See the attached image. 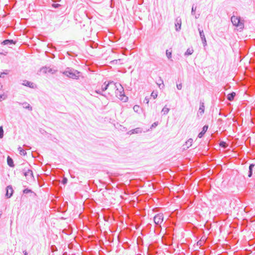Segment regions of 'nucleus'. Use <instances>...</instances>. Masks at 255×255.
<instances>
[{"mask_svg": "<svg viewBox=\"0 0 255 255\" xmlns=\"http://www.w3.org/2000/svg\"><path fill=\"white\" fill-rule=\"evenodd\" d=\"M63 73L68 77L73 79H78L80 75V72L70 68H67Z\"/></svg>", "mask_w": 255, "mask_h": 255, "instance_id": "obj_1", "label": "nucleus"}, {"mask_svg": "<svg viewBox=\"0 0 255 255\" xmlns=\"http://www.w3.org/2000/svg\"><path fill=\"white\" fill-rule=\"evenodd\" d=\"M116 96L120 100L126 102L128 98L125 95L124 90L120 84H118V86L114 93Z\"/></svg>", "mask_w": 255, "mask_h": 255, "instance_id": "obj_2", "label": "nucleus"}, {"mask_svg": "<svg viewBox=\"0 0 255 255\" xmlns=\"http://www.w3.org/2000/svg\"><path fill=\"white\" fill-rule=\"evenodd\" d=\"M231 21L233 24L237 27H239L240 29H243L244 27V24L243 21L240 19V17L232 16L231 17Z\"/></svg>", "mask_w": 255, "mask_h": 255, "instance_id": "obj_3", "label": "nucleus"}, {"mask_svg": "<svg viewBox=\"0 0 255 255\" xmlns=\"http://www.w3.org/2000/svg\"><path fill=\"white\" fill-rule=\"evenodd\" d=\"M107 86L108 87V90L109 91V94L112 96L115 93L118 86V84L114 81H110L108 82Z\"/></svg>", "mask_w": 255, "mask_h": 255, "instance_id": "obj_4", "label": "nucleus"}, {"mask_svg": "<svg viewBox=\"0 0 255 255\" xmlns=\"http://www.w3.org/2000/svg\"><path fill=\"white\" fill-rule=\"evenodd\" d=\"M153 221L156 225H160L163 221V214L161 213L156 214L153 218Z\"/></svg>", "mask_w": 255, "mask_h": 255, "instance_id": "obj_5", "label": "nucleus"}, {"mask_svg": "<svg viewBox=\"0 0 255 255\" xmlns=\"http://www.w3.org/2000/svg\"><path fill=\"white\" fill-rule=\"evenodd\" d=\"M57 71L56 70H55L53 68H51L49 67H43L40 69V72L44 73H51V74H54Z\"/></svg>", "mask_w": 255, "mask_h": 255, "instance_id": "obj_6", "label": "nucleus"}, {"mask_svg": "<svg viewBox=\"0 0 255 255\" xmlns=\"http://www.w3.org/2000/svg\"><path fill=\"white\" fill-rule=\"evenodd\" d=\"M198 31L199 32L200 36L202 41V43L204 46H206L207 45V41L206 39V37L205 34L204 33V31L203 29H201L199 27H198Z\"/></svg>", "mask_w": 255, "mask_h": 255, "instance_id": "obj_7", "label": "nucleus"}, {"mask_svg": "<svg viewBox=\"0 0 255 255\" xmlns=\"http://www.w3.org/2000/svg\"><path fill=\"white\" fill-rule=\"evenodd\" d=\"M6 191L5 196L8 198L11 197L13 194V192L12 186L10 185L7 186V187L6 188Z\"/></svg>", "mask_w": 255, "mask_h": 255, "instance_id": "obj_8", "label": "nucleus"}, {"mask_svg": "<svg viewBox=\"0 0 255 255\" xmlns=\"http://www.w3.org/2000/svg\"><path fill=\"white\" fill-rule=\"evenodd\" d=\"M25 170L24 172V176L27 178H33V172L30 169H28L27 170Z\"/></svg>", "mask_w": 255, "mask_h": 255, "instance_id": "obj_9", "label": "nucleus"}, {"mask_svg": "<svg viewBox=\"0 0 255 255\" xmlns=\"http://www.w3.org/2000/svg\"><path fill=\"white\" fill-rule=\"evenodd\" d=\"M204 111H205L204 103L203 102L200 101V107H199L198 114H200L201 115H202L204 113Z\"/></svg>", "mask_w": 255, "mask_h": 255, "instance_id": "obj_10", "label": "nucleus"}, {"mask_svg": "<svg viewBox=\"0 0 255 255\" xmlns=\"http://www.w3.org/2000/svg\"><path fill=\"white\" fill-rule=\"evenodd\" d=\"M208 128V126L207 125H205L203 128L202 130L198 134V137L199 138H201L203 136L205 132L207 131Z\"/></svg>", "mask_w": 255, "mask_h": 255, "instance_id": "obj_11", "label": "nucleus"}, {"mask_svg": "<svg viewBox=\"0 0 255 255\" xmlns=\"http://www.w3.org/2000/svg\"><path fill=\"white\" fill-rule=\"evenodd\" d=\"M22 84L24 86L30 87L31 88H34V84L33 83L29 82L27 80L23 81Z\"/></svg>", "mask_w": 255, "mask_h": 255, "instance_id": "obj_12", "label": "nucleus"}, {"mask_svg": "<svg viewBox=\"0 0 255 255\" xmlns=\"http://www.w3.org/2000/svg\"><path fill=\"white\" fill-rule=\"evenodd\" d=\"M15 43V41H13V40H10V39H6L3 40L1 44L3 45H11V44H14Z\"/></svg>", "mask_w": 255, "mask_h": 255, "instance_id": "obj_13", "label": "nucleus"}, {"mask_svg": "<svg viewBox=\"0 0 255 255\" xmlns=\"http://www.w3.org/2000/svg\"><path fill=\"white\" fill-rule=\"evenodd\" d=\"M19 104H21L23 106V108L28 109L29 111H31L32 110V107L27 102H24L23 103H19Z\"/></svg>", "mask_w": 255, "mask_h": 255, "instance_id": "obj_14", "label": "nucleus"}, {"mask_svg": "<svg viewBox=\"0 0 255 255\" xmlns=\"http://www.w3.org/2000/svg\"><path fill=\"white\" fill-rule=\"evenodd\" d=\"M255 164H251L249 166V173H248V177H252V175H253V168L254 167H255Z\"/></svg>", "mask_w": 255, "mask_h": 255, "instance_id": "obj_15", "label": "nucleus"}, {"mask_svg": "<svg viewBox=\"0 0 255 255\" xmlns=\"http://www.w3.org/2000/svg\"><path fill=\"white\" fill-rule=\"evenodd\" d=\"M236 93L235 92L230 93L227 96V99L230 101H232L234 99Z\"/></svg>", "mask_w": 255, "mask_h": 255, "instance_id": "obj_16", "label": "nucleus"}, {"mask_svg": "<svg viewBox=\"0 0 255 255\" xmlns=\"http://www.w3.org/2000/svg\"><path fill=\"white\" fill-rule=\"evenodd\" d=\"M7 164L10 167H14V165L13 164V159L9 156L7 158Z\"/></svg>", "mask_w": 255, "mask_h": 255, "instance_id": "obj_17", "label": "nucleus"}, {"mask_svg": "<svg viewBox=\"0 0 255 255\" xmlns=\"http://www.w3.org/2000/svg\"><path fill=\"white\" fill-rule=\"evenodd\" d=\"M142 131V129L140 128H137L134 129H132L130 130V132L131 133H141Z\"/></svg>", "mask_w": 255, "mask_h": 255, "instance_id": "obj_18", "label": "nucleus"}, {"mask_svg": "<svg viewBox=\"0 0 255 255\" xmlns=\"http://www.w3.org/2000/svg\"><path fill=\"white\" fill-rule=\"evenodd\" d=\"M18 150L19 151V153L21 155H25L26 154V151L22 148L21 147H19L18 148Z\"/></svg>", "mask_w": 255, "mask_h": 255, "instance_id": "obj_19", "label": "nucleus"}, {"mask_svg": "<svg viewBox=\"0 0 255 255\" xmlns=\"http://www.w3.org/2000/svg\"><path fill=\"white\" fill-rule=\"evenodd\" d=\"M193 49L192 48H188L185 53V55H190L193 53Z\"/></svg>", "mask_w": 255, "mask_h": 255, "instance_id": "obj_20", "label": "nucleus"}, {"mask_svg": "<svg viewBox=\"0 0 255 255\" xmlns=\"http://www.w3.org/2000/svg\"><path fill=\"white\" fill-rule=\"evenodd\" d=\"M169 110H170L168 108H167L166 106H165L162 109L161 112L163 113V115H166L168 113Z\"/></svg>", "mask_w": 255, "mask_h": 255, "instance_id": "obj_21", "label": "nucleus"}, {"mask_svg": "<svg viewBox=\"0 0 255 255\" xmlns=\"http://www.w3.org/2000/svg\"><path fill=\"white\" fill-rule=\"evenodd\" d=\"M193 142V139L192 138L189 139L186 142V145L187 146V148H189L190 146L192 145Z\"/></svg>", "mask_w": 255, "mask_h": 255, "instance_id": "obj_22", "label": "nucleus"}, {"mask_svg": "<svg viewBox=\"0 0 255 255\" xmlns=\"http://www.w3.org/2000/svg\"><path fill=\"white\" fill-rule=\"evenodd\" d=\"M181 20H179V22H177L176 24H175L176 26V31H179L181 29Z\"/></svg>", "mask_w": 255, "mask_h": 255, "instance_id": "obj_23", "label": "nucleus"}, {"mask_svg": "<svg viewBox=\"0 0 255 255\" xmlns=\"http://www.w3.org/2000/svg\"><path fill=\"white\" fill-rule=\"evenodd\" d=\"M107 82H105L104 83V85H103L102 86V88H101V90L102 91L104 92V91H105L106 90H107L108 89V86H107Z\"/></svg>", "mask_w": 255, "mask_h": 255, "instance_id": "obj_24", "label": "nucleus"}, {"mask_svg": "<svg viewBox=\"0 0 255 255\" xmlns=\"http://www.w3.org/2000/svg\"><path fill=\"white\" fill-rule=\"evenodd\" d=\"M7 95L3 93L0 95V101H1L2 100H4L7 98Z\"/></svg>", "mask_w": 255, "mask_h": 255, "instance_id": "obj_25", "label": "nucleus"}, {"mask_svg": "<svg viewBox=\"0 0 255 255\" xmlns=\"http://www.w3.org/2000/svg\"><path fill=\"white\" fill-rule=\"evenodd\" d=\"M166 54L167 57V58L169 59L171 58L172 56V52L171 51H169L168 50H166Z\"/></svg>", "mask_w": 255, "mask_h": 255, "instance_id": "obj_26", "label": "nucleus"}, {"mask_svg": "<svg viewBox=\"0 0 255 255\" xmlns=\"http://www.w3.org/2000/svg\"><path fill=\"white\" fill-rule=\"evenodd\" d=\"M220 146L223 148H226L228 146L227 144L225 141H221L220 143Z\"/></svg>", "mask_w": 255, "mask_h": 255, "instance_id": "obj_27", "label": "nucleus"}, {"mask_svg": "<svg viewBox=\"0 0 255 255\" xmlns=\"http://www.w3.org/2000/svg\"><path fill=\"white\" fill-rule=\"evenodd\" d=\"M196 6H195L194 4H193L192 5V10H191V14L192 15H195V10H196Z\"/></svg>", "mask_w": 255, "mask_h": 255, "instance_id": "obj_28", "label": "nucleus"}, {"mask_svg": "<svg viewBox=\"0 0 255 255\" xmlns=\"http://www.w3.org/2000/svg\"><path fill=\"white\" fill-rule=\"evenodd\" d=\"M151 96L153 98V99H156L157 97V92H155L153 91L151 94Z\"/></svg>", "mask_w": 255, "mask_h": 255, "instance_id": "obj_29", "label": "nucleus"}, {"mask_svg": "<svg viewBox=\"0 0 255 255\" xmlns=\"http://www.w3.org/2000/svg\"><path fill=\"white\" fill-rule=\"evenodd\" d=\"M3 136V130L2 127H0V138Z\"/></svg>", "mask_w": 255, "mask_h": 255, "instance_id": "obj_30", "label": "nucleus"}, {"mask_svg": "<svg viewBox=\"0 0 255 255\" xmlns=\"http://www.w3.org/2000/svg\"><path fill=\"white\" fill-rule=\"evenodd\" d=\"M23 192L24 194H27V193H33L32 190H31L30 189H27V188L25 189L23 191Z\"/></svg>", "mask_w": 255, "mask_h": 255, "instance_id": "obj_31", "label": "nucleus"}, {"mask_svg": "<svg viewBox=\"0 0 255 255\" xmlns=\"http://www.w3.org/2000/svg\"><path fill=\"white\" fill-rule=\"evenodd\" d=\"M149 101V99L148 97H146L143 101L144 103H145L146 104H148Z\"/></svg>", "mask_w": 255, "mask_h": 255, "instance_id": "obj_32", "label": "nucleus"}, {"mask_svg": "<svg viewBox=\"0 0 255 255\" xmlns=\"http://www.w3.org/2000/svg\"><path fill=\"white\" fill-rule=\"evenodd\" d=\"M158 124V123L157 122H154L151 125V128H155Z\"/></svg>", "mask_w": 255, "mask_h": 255, "instance_id": "obj_33", "label": "nucleus"}, {"mask_svg": "<svg viewBox=\"0 0 255 255\" xmlns=\"http://www.w3.org/2000/svg\"><path fill=\"white\" fill-rule=\"evenodd\" d=\"M103 91H102V90H96L95 91V93L98 94H100V95H101L102 96H104V95L102 94V92Z\"/></svg>", "mask_w": 255, "mask_h": 255, "instance_id": "obj_34", "label": "nucleus"}, {"mask_svg": "<svg viewBox=\"0 0 255 255\" xmlns=\"http://www.w3.org/2000/svg\"><path fill=\"white\" fill-rule=\"evenodd\" d=\"M176 87H177V88L178 90H181L182 89V84H177Z\"/></svg>", "mask_w": 255, "mask_h": 255, "instance_id": "obj_35", "label": "nucleus"}, {"mask_svg": "<svg viewBox=\"0 0 255 255\" xmlns=\"http://www.w3.org/2000/svg\"><path fill=\"white\" fill-rule=\"evenodd\" d=\"M139 109V106L135 105L133 107V110L135 112H137L138 111V109Z\"/></svg>", "mask_w": 255, "mask_h": 255, "instance_id": "obj_36", "label": "nucleus"}, {"mask_svg": "<svg viewBox=\"0 0 255 255\" xmlns=\"http://www.w3.org/2000/svg\"><path fill=\"white\" fill-rule=\"evenodd\" d=\"M60 6V4H52V6L55 8H57Z\"/></svg>", "mask_w": 255, "mask_h": 255, "instance_id": "obj_37", "label": "nucleus"}, {"mask_svg": "<svg viewBox=\"0 0 255 255\" xmlns=\"http://www.w3.org/2000/svg\"><path fill=\"white\" fill-rule=\"evenodd\" d=\"M9 71L8 70H5L4 72H2L3 75H7L8 74Z\"/></svg>", "mask_w": 255, "mask_h": 255, "instance_id": "obj_38", "label": "nucleus"}, {"mask_svg": "<svg viewBox=\"0 0 255 255\" xmlns=\"http://www.w3.org/2000/svg\"><path fill=\"white\" fill-rule=\"evenodd\" d=\"M67 180L66 178H64L62 180V182L63 184H65L66 183H67Z\"/></svg>", "mask_w": 255, "mask_h": 255, "instance_id": "obj_39", "label": "nucleus"}, {"mask_svg": "<svg viewBox=\"0 0 255 255\" xmlns=\"http://www.w3.org/2000/svg\"><path fill=\"white\" fill-rule=\"evenodd\" d=\"M0 78H4L3 73L2 72H0Z\"/></svg>", "mask_w": 255, "mask_h": 255, "instance_id": "obj_40", "label": "nucleus"}, {"mask_svg": "<svg viewBox=\"0 0 255 255\" xmlns=\"http://www.w3.org/2000/svg\"><path fill=\"white\" fill-rule=\"evenodd\" d=\"M23 253L24 255H28V253L26 251H23Z\"/></svg>", "mask_w": 255, "mask_h": 255, "instance_id": "obj_41", "label": "nucleus"}, {"mask_svg": "<svg viewBox=\"0 0 255 255\" xmlns=\"http://www.w3.org/2000/svg\"><path fill=\"white\" fill-rule=\"evenodd\" d=\"M2 85L0 83V90H1L2 88Z\"/></svg>", "mask_w": 255, "mask_h": 255, "instance_id": "obj_42", "label": "nucleus"}, {"mask_svg": "<svg viewBox=\"0 0 255 255\" xmlns=\"http://www.w3.org/2000/svg\"><path fill=\"white\" fill-rule=\"evenodd\" d=\"M199 14H198V15H195V18L197 19V18H199Z\"/></svg>", "mask_w": 255, "mask_h": 255, "instance_id": "obj_43", "label": "nucleus"}, {"mask_svg": "<svg viewBox=\"0 0 255 255\" xmlns=\"http://www.w3.org/2000/svg\"><path fill=\"white\" fill-rule=\"evenodd\" d=\"M162 87H163L164 86V84H163V82L162 81Z\"/></svg>", "mask_w": 255, "mask_h": 255, "instance_id": "obj_44", "label": "nucleus"}, {"mask_svg": "<svg viewBox=\"0 0 255 255\" xmlns=\"http://www.w3.org/2000/svg\"><path fill=\"white\" fill-rule=\"evenodd\" d=\"M254 255H255V253L254 254Z\"/></svg>", "mask_w": 255, "mask_h": 255, "instance_id": "obj_45", "label": "nucleus"}]
</instances>
